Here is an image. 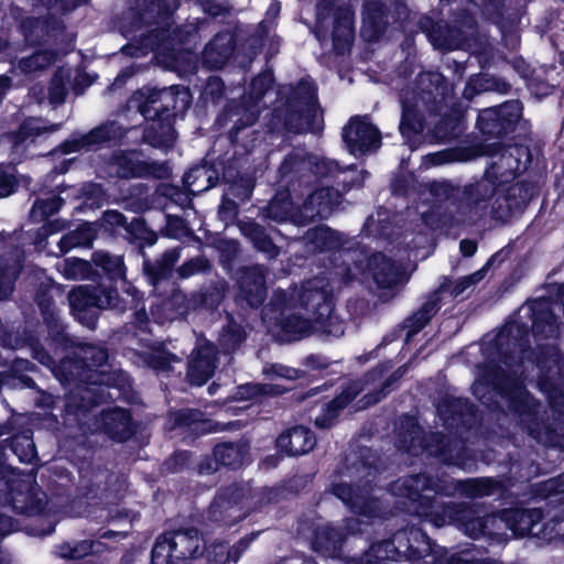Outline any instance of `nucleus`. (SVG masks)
Segmentation results:
<instances>
[{
    "label": "nucleus",
    "instance_id": "f257e3e1",
    "mask_svg": "<svg viewBox=\"0 0 564 564\" xmlns=\"http://www.w3.org/2000/svg\"><path fill=\"white\" fill-rule=\"evenodd\" d=\"M528 347V326L507 324L484 348L473 393L488 406L492 394L500 395L532 438L564 451V360L554 346L533 360Z\"/></svg>",
    "mask_w": 564,
    "mask_h": 564
},
{
    "label": "nucleus",
    "instance_id": "f03ea898",
    "mask_svg": "<svg viewBox=\"0 0 564 564\" xmlns=\"http://www.w3.org/2000/svg\"><path fill=\"white\" fill-rule=\"evenodd\" d=\"M120 30L129 39L121 48L124 55L140 57L154 52L158 64L170 70H177L192 59L189 51L197 28L186 24L171 31L164 0H135L123 13Z\"/></svg>",
    "mask_w": 564,
    "mask_h": 564
},
{
    "label": "nucleus",
    "instance_id": "7ed1b4c3",
    "mask_svg": "<svg viewBox=\"0 0 564 564\" xmlns=\"http://www.w3.org/2000/svg\"><path fill=\"white\" fill-rule=\"evenodd\" d=\"M334 288L328 278L318 275L302 285L273 292L270 303L262 311V318L292 339L319 333L339 337L343 322L333 314Z\"/></svg>",
    "mask_w": 564,
    "mask_h": 564
},
{
    "label": "nucleus",
    "instance_id": "20e7f679",
    "mask_svg": "<svg viewBox=\"0 0 564 564\" xmlns=\"http://www.w3.org/2000/svg\"><path fill=\"white\" fill-rule=\"evenodd\" d=\"M95 267L101 269L108 281L78 285L67 294L72 313L89 329L97 327L100 312L112 311L123 314L138 299V289L127 280L123 257L97 250L91 256Z\"/></svg>",
    "mask_w": 564,
    "mask_h": 564
},
{
    "label": "nucleus",
    "instance_id": "39448f33",
    "mask_svg": "<svg viewBox=\"0 0 564 564\" xmlns=\"http://www.w3.org/2000/svg\"><path fill=\"white\" fill-rule=\"evenodd\" d=\"M502 488V482L491 477L455 480L434 478L426 473L405 476L390 485L393 496L406 499V512L429 517L433 523L435 495L453 497L458 494L468 499H479L498 494Z\"/></svg>",
    "mask_w": 564,
    "mask_h": 564
},
{
    "label": "nucleus",
    "instance_id": "423d86ee",
    "mask_svg": "<svg viewBox=\"0 0 564 564\" xmlns=\"http://www.w3.org/2000/svg\"><path fill=\"white\" fill-rule=\"evenodd\" d=\"M278 96L273 119L286 131L303 133L319 129L322 112L313 82L301 79L295 86H281Z\"/></svg>",
    "mask_w": 564,
    "mask_h": 564
},
{
    "label": "nucleus",
    "instance_id": "0eeeda50",
    "mask_svg": "<svg viewBox=\"0 0 564 564\" xmlns=\"http://www.w3.org/2000/svg\"><path fill=\"white\" fill-rule=\"evenodd\" d=\"M395 444L399 451L413 456L426 453L441 463L462 468L470 460L462 440L446 437L440 432L423 434L422 427L411 416L401 419Z\"/></svg>",
    "mask_w": 564,
    "mask_h": 564
},
{
    "label": "nucleus",
    "instance_id": "6e6552de",
    "mask_svg": "<svg viewBox=\"0 0 564 564\" xmlns=\"http://www.w3.org/2000/svg\"><path fill=\"white\" fill-rule=\"evenodd\" d=\"M446 523L457 524L470 538L487 536L498 543L507 540V509L499 513L477 517L476 509L466 502L447 503L442 507V514H436L434 524L442 527Z\"/></svg>",
    "mask_w": 564,
    "mask_h": 564
},
{
    "label": "nucleus",
    "instance_id": "1a4fd4ad",
    "mask_svg": "<svg viewBox=\"0 0 564 564\" xmlns=\"http://www.w3.org/2000/svg\"><path fill=\"white\" fill-rule=\"evenodd\" d=\"M74 355L72 358L62 361L58 368V375L69 376L68 380H80L93 383L118 384L127 382L123 372L107 373L97 370L106 365L109 358L107 348L88 343L75 340Z\"/></svg>",
    "mask_w": 564,
    "mask_h": 564
},
{
    "label": "nucleus",
    "instance_id": "9d476101",
    "mask_svg": "<svg viewBox=\"0 0 564 564\" xmlns=\"http://www.w3.org/2000/svg\"><path fill=\"white\" fill-rule=\"evenodd\" d=\"M205 552L204 539L196 528L167 531L158 536L152 564H192Z\"/></svg>",
    "mask_w": 564,
    "mask_h": 564
},
{
    "label": "nucleus",
    "instance_id": "9b49d317",
    "mask_svg": "<svg viewBox=\"0 0 564 564\" xmlns=\"http://www.w3.org/2000/svg\"><path fill=\"white\" fill-rule=\"evenodd\" d=\"M503 189L505 186L486 172L480 178L466 184L458 196L457 203H453L458 214L456 220L458 223L474 221L487 214L494 218V206L500 194H503Z\"/></svg>",
    "mask_w": 564,
    "mask_h": 564
},
{
    "label": "nucleus",
    "instance_id": "f8f14e48",
    "mask_svg": "<svg viewBox=\"0 0 564 564\" xmlns=\"http://www.w3.org/2000/svg\"><path fill=\"white\" fill-rule=\"evenodd\" d=\"M497 257L498 254H494L480 270L473 274L459 278L454 282L449 278L444 276L440 286L429 295L424 304L413 313L412 316L405 319V327L409 328L406 340L412 335L419 333L440 311L442 294L449 293L453 297L462 295L467 289L474 286L484 279L486 272L494 264Z\"/></svg>",
    "mask_w": 564,
    "mask_h": 564
},
{
    "label": "nucleus",
    "instance_id": "ddd939ff",
    "mask_svg": "<svg viewBox=\"0 0 564 564\" xmlns=\"http://www.w3.org/2000/svg\"><path fill=\"white\" fill-rule=\"evenodd\" d=\"M273 75L271 72H263L252 79L249 90V99L251 106L242 105L238 101H231L226 106L221 115L218 117L217 122L224 127L231 123L229 137L232 142L238 139L239 132L252 126L260 113L261 106L259 105L269 90L272 88Z\"/></svg>",
    "mask_w": 564,
    "mask_h": 564
},
{
    "label": "nucleus",
    "instance_id": "4468645a",
    "mask_svg": "<svg viewBox=\"0 0 564 564\" xmlns=\"http://www.w3.org/2000/svg\"><path fill=\"white\" fill-rule=\"evenodd\" d=\"M420 28L433 46L441 50L469 47L477 34L476 21L466 10L456 13L454 19L445 24L422 18Z\"/></svg>",
    "mask_w": 564,
    "mask_h": 564
},
{
    "label": "nucleus",
    "instance_id": "2eb2a0df",
    "mask_svg": "<svg viewBox=\"0 0 564 564\" xmlns=\"http://www.w3.org/2000/svg\"><path fill=\"white\" fill-rule=\"evenodd\" d=\"M507 522L518 538L535 536L551 541L564 535V518L560 517V509L547 521H543V512L539 508L507 509Z\"/></svg>",
    "mask_w": 564,
    "mask_h": 564
},
{
    "label": "nucleus",
    "instance_id": "dca6fc26",
    "mask_svg": "<svg viewBox=\"0 0 564 564\" xmlns=\"http://www.w3.org/2000/svg\"><path fill=\"white\" fill-rule=\"evenodd\" d=\"M252 486L249 482H234L221 489L209 507L213 521L232 523L242 519L247 512L257 509L263 499L253 500Z\"/></svg>",
    "mask_w": 564,
    "mask_h": 564
},
{
    "label": "nucleus",
    "instance_id": "f3484780",
    "mask_svg": "<svg viewBox=\"0 0 564 564\" xmlns=\"http://www.w3.org/2000/svg\"><path fill=\"white\" fill-rule=\"evenodd\" d=\"M7 495L4 497L12 508L22 514H37L47 503L46 494L36 485L30 474L10 470L6 480Z\"/></svg>",
    "mask_w": 564,
    "mask_h": 564
},
{
    "label": "nucleus",
    "instance_id": "a211bd4d",
    "mask_svg": "<svg viewBox=\"0 0 564 564\" xmlns=\"http://www.w3.org/2000/svg\"><path fill=\"white\" fill-rule=\"evenodd\" d=\"M359 474V482L356 488L348 484H337L333 487L334 495L339 498L354 512L372 517L378 512L377 501L371 497V482L376 479L378 469L362 463L355 466Z\"/></svg>",
    "mask_w": 564,
    "mask_h": 564
},
{
    "label": "nucleus",
    "instance_id": "6ab92c4d",
    "mask_svg": "<svg viewBox=\"0 0 564 564\" xmlns=\"http://www.w3.org/2000/svg\"><path fill=\"white\" fill-rule=\"evenodd\" d=\"M390 368L389 365H380L366 373L362 380L348 383L336 398L325 404L323 412L314 420L315 425L323 430L333 427L340 412L365 390L366 386L381 380Z\"/></svg>",
    "mask_w": 564,
    "mask_h": 564
},
{
    "label": "nucleus",
    "instance_id": "aec40b11",
    "mask_svg": "<svg viewBox=\"0 0 564 564\" xmlns=\"http://www.w3.org/2000/svg\"><path fill=\"white\" fill-rule=\"evenodd\" d=\"M390 368L389 365H380L366 373L362 380L348 383L336 398L325 404L323 412L314 420L315 425L323 430L333 427L340 412L365 390L366 386L381 380Z\"/></svg>",
    "mask_w": 564,
    "mask_h": 564
},
{
    "label": "nucleus",
    "instance_id": "412c9836",
    "mask_svg": "<svg viewBox=\"0 0 564 564\" xmlns=\"http://www.w3.org/2000/svg\"><path fill=\"white\" fill-rule=\"evenodd\" d=\"M19 30L30 46L58 45L65 41V24L53 13L40 17L15 14Z\"/></svg>",
    "mask_w": 564,
    "mask_h": 564
},
{
    "label": "nucleus",
    "instance_id": "4be33fe9",
    "mask_svg": "<svg viewBox=\"0 0 564 564\" xmlns=\"http://www.w3.org/2000/svg\"><path fill=\"white\" fill-rule=\"evenodd\" d=\"M306 246L313 251H332L338 250L339 258L343 260L344 268L337 271V274H344L345 269L355 263L358 270L362 269L361 252L350 249H341L347 242L348 238L345 234L332 229L328 226L319 225L308 229L302 238Z\"/></svg>",
    "mask_w": 564,
    "mask_h": 564
},
{
    "label": "nucleus",
    "instance_id": "5701e85b",
    "mask_svg": "<svg viewBox=\"0 0 564 564\" xmlns=\"http://www.w3.org/2000/svg\"><path fill=\"white\" fill-rule=\"evenodd\" d=\"M34 302L40 311L50 346L62 350L75 346V339L67 333L66 325L50 291L40 286L35 293Z\"/></svg>",
    "mask_w": 564,
    "mask_h": 564
},
{
    "label": "nucleus",
    "instance_id": "b1692460",
    "mask_svg": "<svg viewBox=\"0 0 564 564\" xmlns=\"http://www.w3.org/2000/svg\"><path fill=\"white\" fill-rule=\"evenodd\" d=\"M530 162L531 152L528 147L509 144L492 155V161L485 172L505 186L513 181L518 173L525 171Z\"/></svg>",
    "mask_w": 564,
    "mask_h": 564
},
{
    "label": "nucleus",
    "instance_id": "393cba45",
    "mask_svg": "<svg viewBox=\"0 0 564 564\" xmlns=\"http://www.w3.org/2000/svg\"><path fill=\"white\" fill-rule=\"evenodd\" d=\"M522 115L519 100H510L498 107L481 110L478 115L477 127L488 138H500L518 123Z\"/></svg>",
    "mask_w": 564,
    "mask_h": 564
},
{
    "label": "nucleus",
    "instance_id": "a878e982",
    "mask_svg": "<svg viewBox=\"0 0 564 564\" xmlns=\"http://www.w3.org/2000/svg\"><path fill=\"white\" fill-rule=\"evenodd\" d=\"M126 133L127 130L121 124L109 120L95 127L87 133L73 134L59 145V150L64 154L94 151L106 143L121 140Z\"/></svg>",
    "mask_w": 564,
    "mask_h": 564
},
{
    "label": "nucleus",
    "instance_id": "bb28decb",
    "mask_svg": "<svg viewBox=\"0 0 564 564\" xmlns=\"http://www.w3.org/2000/svg\"><path fill=\"white\" fill-rule=\"evenodd\" d=\"M343 140L350 154L365 155L381 147V132L367 116H356L343 129Z\"/></svg>",
    "mask_w": 564,
    "mask_h": 564
},
{
    "label": "nucleus",
    "instance_id": "cd10ccee",
    "mask_svg": "<svg viewBox=\"0 0 564 564\" xmlns=\"http://www.w3.org/2000/svg\"><path fill=\"white\" fill-rule=\"evenodd\" d=\"M108 167L109 174L119 178H164L169 175L165 163L139 160L124 151L113 152L108 161Z\"/></svg>",
    "mask_w": 564,
    "mask_h": 564
},
{
    "label": "nucleus",
    "instance_id": "c85d7f7f",
    "mask_svg": "<svg viewBox=\"0 0 564 564\" xmlns=\"http://www.w3.org/2000/svg\"><path fill=\"white\" fill-rule=\"evenodd\" d=\"M415 96L429 112H440L447 106L452 88L446 84L444 76L438 72H422L416 77V90L408 91Z\"/></svg>",
    "mask_w": 564,
    "mask_h": 564
},
{
    "label": "nucleus",
    "instance_id": "c756f323",
    "mask_svg": "<svg viewBox=\"0 0 564 564\" xmlns=\"http://www.w3.org/2000/svg\"><path fill=\"white\" fill-rule=\"evenodd\" d=\"M362 263L367 261V267L371 272L372 279L379 289H393L402 282V272L400 268L387 256L381 252L366 257L362 252ZM364 267V264H361ZM356 268L355 263H350L345 269L343 279L350 282L356 278L357 272H361Z\"/></svg>",
    "mask_w": 564,
    "mask_h": 564
},
{
    "label": "nucleus",
    "instance_id": "7c9ffc66",
    "mask_svg": "<svg viewBox=\"0 0 564 564\" xmlns=\"http://www.w3.org/2000/svg\"><path fill=\"white\" fill-rule=\"evenodd\" d=\"M343 195L334 187H321L312 192L300 206L295 221L297 227H304L316 219L329 217L341 204Z\"/></svg>",
    "mask_w": 564,
    "mask_h": 564
},
{
    "label": "nucleus",
    "instance_id": "2f4dec72",
    "mask_svg": "<svg viewBox=\"0 0 564 564\" xmlns=\"http://www.w3.org/2000/svg\"><path fill=\"white\" fill-rule=\"evenodd\" d=\"M308 159L310 152L304 149H293L278 170L281 186L293 191L294 194L300 193L302 187L308 186L311 184Z\"/></svg>",
    "mask_w": 564,
    "mask_h": 564
},
{
    "label": "nucleus",
    "instance_id": "473e14b6",
    "mask_svg": "<svg viewBox=\"0 0 564 564\" xmlns=\"http://www.w3.org/2000/svg\"><path fill=\"white\" fill-rule=\"evenodd\" d=\"M553 302L547 299H538L528 302L519 311V317L522 314L532 321V333L534 336L543 338L556 337L560 325L553 310Z\"/></svg>",
    "mask_w": 564,
    "mask_h": 564
},
{
    "label": "nucleus",
    "instance_id": "72a5a7b5",
    "mask_svg": "<svg viewBox=\"0 0 564 564\" xmlns=\"http://www.w3.org/2000/svg\"><path fill=\"white\" fill-rule=\"evenodd\" d=\"M535 195V187L531 183L518 182L505 185L494 206V219L507 221L514 212L522 210Z\"/></svg>",
    "mask_w": 564,
    "mask_h": 564
},
{
    "label": "nucleus",
    "instance_id": "f704fd0d",
    "mask_svg": "<svg viewBox=\"0 0 564 564\" xmlns=\"http://www.w3.org/2000/svg\"><path fill=\"white\" fill-rule=\"evenodd\" d=\"M83 480L87 498L117 497L124 489V480L105 467H94L87 470Z\"/></svg>",
    "mask_w": 564,
    "mask_h": 564
},
{
    "label": "nucleus",
    "instance_id": "c9c22d12",
    "mask_svg": "<svg viewBox=\"0 0 564 564\" xmlns=\"http://www.w3.org/2000/svg\"><path fill=\"white\" fill-rule=\"evenodd\" d=\"M437 412L448 429H470L478 422V415L466 399L444 397L437 404Z\"/></svg>",
    "mask_w": 564,
    "mask_h": 564
},
{
    "label": "nucleus",
    "instance_id": "e433bc0d",
    "mask_svg": "<svg viewBox=\"0 0 564 564\" xmlns=\"http://www.w3.org/2000/svg\"><path fill=\"white\" fill-rule=\"evenodd\" d=\"M61 381H64L66 384H73L67 395V408L73 409L75 411H88L90 408L96 405L101 398V386H107V383H93L80 380H68L69 376L61 375ZM126 382H119L115 384L116 387H123ZM113 384H108V387H112Z\"/></svg>",
    "mask_w": 564,
    "mask_h": 564
},
{
    "label": "nucleus",
    "instance_id": "4c0bfd02",
    "mask_svg": "<svg viewBox=\"0 0 564 564\" xmlns=\"http://www.w3.org/2000/svg\"><path fill=\"white\" fill-rule=\"evenodd\" d=\"M239 296L251 307H259L267 297L265 270L261 265L243 268L239 278Z\"/></svg>",
    "mask_w": 564,
    "mask_h": 564
},
{
    "label": "nucleus",
    "instance_id": "58836bf2",
    "mask_svg": "<svg viewBox=\"0 0 564 564\" xmlns=\"http://www.w3.org/2000/svg\"><path fill=\"white\" fill-rule=\"evenodd\" d=\"M398 553L409 560H417L431 554L432 546L429 536L422 529L410 527L393 534Z\"/></svg>",
    "mask_w": 564,
    "mask_h": 564
},
{
    "label": "nucleus",
    "instance_id": "ea45409f",
    "mask_svg": "<svg viewBox=\"0 0 564 564\" xmlns=\"http://www.w3.org/2000/svg\"><path fill=\"white\" fill-rule=\"evenodd\" d=\"M400 101L402 115L399 130L401 134L411 142L413 137L420 135L425 129L423 111H426V108L416 100L414 95L410 96L408 90L401 93Z\"/></svg>",
    "mask_w": 564,
    "mask_h": 564
},
{
    "label": "nucleus",
    "instance_id": "a19ab883",
    "mask_svg": "<svg viewBox=\"0 0 564 564\" xmlns=\"http://www.w3.org/2000/svg\"><path fill=\"white\" fill-rule=\"evenodd\" d=\"M216 354L213 344L202 345L192 352L187 366V378L192 384L202 386L214 375Z\"/></svg>",
    "mask_w": 564,
    "mask_h": 564
},
{
    "label": "nucleus",
    "instance_id": "79ce46f5",
    "mask_svg": "<svg viewBox=\"0 0 564 564\" xmlns=\"http://www.w3.org/2000/svg\"><path fill=\"white\" fill-rule=\"evenodd\" d=\"M37 371L36 365L31 362L29 359L24 358H15L8 371L0 372V386L17 388L18 386L36 390L42 393L45 405L50 406L53 403L52 395L46 394L44 391L40 390L35 383V381L25 375V372H35Z\"/></svg>",
    "mask_w": 564,
    "mask_h": 564
},
{
    "label": "nucleus",
    "instance_id": "37998d69",
    "mask_svg": "<svg viewBox=\"0 0 564 564\" xmlns=\"http://www.w3.org/2000/svg\"><path fill=\"white\" fill-rule=\"evenodd\" d=\"M181 251L180 247L167 249L154 260L150 259L145 252H142L143 273L153 286L172 276L176 269L174 267L181 258Z\"/></svg>",
    "mask_w": 564,
    "mask_h": 564
},
{
    "label": "nucleus",
    "instance_id": "c03bdc74",
    "mask_svg": "<svg viewBox=\"0 0 564 564\" xmlns=\"http://www.w3.org/2000/svg\"><path fill=\"white\" fill-rule=\"evenodd\" d=\"M292 193L293 191L289 188H285L283 192H278L265 206L260 208L259 215L264 220L278 224L289 221L297 226L295 218L300 214V206H294L291 197Z\"/></svg>",
    "mask_w": 564,
    "mask_h": 564
},
{
    "label": "nucleus",
    "instance_id": "a18cd8bd",
    "mask_svg": "<svg viewBox=\"0 0 564 564\" xmlns=\"http://www.w3.org/2000/svg\"><path fill=\"white\" fill-rule=\"evenodd\" d=\"M240 234L246 237L253 248L262 252L269 260L278 258L281 248L274 243L267 229L253 219H241L237 221Z\"/></svg>",
    "mask_w": 564,
    "mask_h": 564
},
{
    "label": "nucleus",
    "instance_id": "49530a36",
    "mask_svg": "<svg viewBox=\"0 0 564 564\" xmlns=\"http://www.w3.org/2000/svg\"><path fill=\"white\" fill-rule=\"evenodd\" d=\"M24 262V252L14 247L6 252L0 262V301H7L13 293L14 282L20 275Z\"/></svg>",
    "mask_w": 564,
    "mask_h": 564
},
{
    "label": "nucleus",
    "instance_id": "de8ad7c7",
    "mask_svg": "<svg viewBox=\"0 0 564 564\" xmlns=\"http://www.w3.org/2000/svg\"><path fill=\"white\" fill-rule=\"evenodd\" d=\"M129 354L134 364L160 371H169L172 364L181 361L180 357L169 352L162 345H151L143 349L132 348Z\"/></svg>",
    "mask_w": 564,
    "mask_h": 564
},
{
    "label": "nucleus",
    "instance_id": "09e8293b",
    "mask_svg": "<svg viewBox=\"0 0 564 564\" xmlns=\"http://www.w3.org/2000/svg\"><path fill=\"white\" fill-rule=\"evenodd\" d=\"M316 445V437L304 426H294L282 433L276 440V446L290 456L304 455Z\"/></svg>",
    "mask_w": 564,
    "mask_h": 564
},
{
    "label": "nucleus",
    "instance_id": "8fccbe9b",
    "mask_svg": "<svg viewBox=\"0 0 564 564\" xmlns=\"http://www.w3.org/2000/svg\"><path fill=\"white\" fill-rule=\"evenodd\" d=\"M1 344L3 347L10 349H21L23 347H28L34 360L50 369L55 368L54 358L42 344L40 338L32 332L24 330L21 335L15 336L14 338H12L11 335L3 336L1 337Z\"/></svg>",
    "mask_w": 564,
    "mask_h": 564
},
{
    "label": "nucleus",
    "instance_id": "3c124183",
    "mask_svg": "<svg viewBox=\"0 0 564 564\" xmlns=\"http://www.w3.org/2000/svg\"><path fill=\"white\" fill-rule=\"evenodd\" d=\"M354 14L348 6H339L335 11L332 40L334 50L344 55L350 51L354 41Z\"/></svg>",
    "mask_w": 564,
    "mask_h": 564
},
{
    "label": "nucleus",
    "instance_id": "603ef678",
    "mask_svg": "<svg viewBox=\"0 0 564 564\" xmlns=\"http://www.w3.org/2000/svg\"><path fill=\"white\" fill-rule=\"evenodd\" d=\"M100 424L107 435L120 442L133 434L130 413L124 409L104 410L100 414Z\"/></svg>",
    "mask_w": 564,
    "mask_h": 564
},
{
    "label": "nucleus",
    "instance_id": "864d4df0",
    "mask_svg": "<svg viewBox=\"0 0 564 564\" xmlns=\"http://www.w3.org/2000/svg\"><path fill=\"white\" fill-rule=\"evenodd\" d=\"M235 51V39L230 32H221L205 46L204 64L210 68H221Z\"/></svg>",
    "mask_w": 564,
    "mask_h": 564
},
{
    "label": "nucleus",
    "instance_id": "5fc2aeb1",
    "mask_svg": "<svg viewBox=\"0 0 564 564\" xmlns=\"http://www.w3.org/2000/svg\"><path fill=\"white\" fill-rule=\"evenodd\" d=\"M59 128L61 123L46 124L41 118H28L17 131L4 134L2 140L10 143L18 151L28 140L33 141L35 137L45 132L57 131Z\"/></svg>",
    "mask_w": 564,
    "mask_h": 564
},
{
    "label": "nucleus",
    "instance_id": "6e6d98bb",
    "mask_svg": "<svg viewBox=\"0 0 564 564\" xmlns=\"http://www.w3.org/2000/svg\"><path fill=\"white\" fill-rule=\"evenodd\" d=\"M389 24L387 8L380 1H368L364 11L362 36L375 41L386 31Z\"/></svg>",
    "mask_w": 564,
    "mask_h": 564
},
{
    "label": "nucleus",
    "instance_id": "4d7b16f0",
    "mask_svg": "<svg viewBox=\"0 0 564 564\" xmlns=\"http://www.w3.org/2000/svg\"><path fill=\"white\" fill-rule=\"evenodd\" d=\"M160 89L142 88L135 91L129 100L130 107L137 110L144 119H165L164 104L159 101Z\"/></svg>",
    "mask_w": 564,
    "mask_h": 564
},
{
    "label": "nucleus",
    "instance_id": "13d9d810",
    "mask_svg": "<svg viewBox=\"0 0 564 564\" xmlns=\"http://www.w3.org/2000/svg\"><path fill=\"white\" fill-rule=\"evenodd\" d=\"M159 101L164 104L165 118L171 120L187 110L192 102V95L188 88L173 85L160 89Z\"/></svg>",
    "mask_w": 564,
    "mask_h": 564
},
{
    "label": "nucleus",
    "instance_id": "bf43d9fd",
    "mask_svg": "<svg viewBox=\"0 0 564 564\" xmlns=\"http://www.w3.org/2000/svg\"><path fill=\"white\" fill-rule=\"evenodd\" d=\"M343 542V532L339 529L327 524L316 529L312 546L315 552L325 556L336 557L340 556Z\"/></svg>",
    "mask_w": 564,
    "mask_h": 564
},
{
    "label": "nucleus",
    "instance_id": "052dcab7",
    "mask_svg": "<svg viewBox=\"0 0 564 564\" xmlns=\"http://www.w3.org/2000/svg\"><path fill=\"white\" fill-rule=\"evenodd\" d=\"M169 423L172 430L186 427L195 433H206L214 430L212 422L205 419L202 411L196 409H181L171 412Z\"/></svg>",
    "mask_w": 564,
    "mask_h": 564
},
{
    "label": "nucleus",
    "instance_id": "680f3d73",
    "mask_svg": "<svg viewBox=\"0 0 564 564\" xmlns=\"http://www.w3.org/2000/svg\"><path fill=\"white\" fill-rule=\"evenodd\" d=\"M249 452V445L245 441L224 442L217 444L213 455L220 466L239 468L243 465Z\"/></svg>",
    "mask_w": 564,
    "mask_h": 564
},
{
    "label": "nucleus",
    "instance_id": "e2e57ef3",
    "mask_svg": "<svg viewBox=\"0 0 564 564\" xmlns=\"http://www.w3.org/2000/svg\"><path fill=\"white\" fill-rule=\"evenodd\" d=\"M149 123L143 131V141L153 148L169 149L175 140V131L172 120L149 119Z\"/></svg>",
    "mask_w": 564,
    "mask_h": 564
},
{
    "label": "nucleus",
    "instance_id": "0e129e2a",
    "mask_svg": "<svg viewBox=\"0 0 564 564\" xmlns=\"http://www.w3.org/2000/svg\"><path fill=\"white\" fill-rule=\"evenodd\" d=\"M218 171L209 164H202L192 167L184 176V184L187 191L195 195L215 186L218 182Z\"/></svg>",
    "mask_w": 564,
    "mask_h": 564
},
{
    "label": "nucleus",
    "instance_id": "69168bd1",
    "mask_svg": "<svg viewBox=\"0 0 564 564\" xmlns=\"http://www.w3.org/2000/svg\"><path fill=\"white\" fill-rule=\"evenodd\" d=\"M10 447L13 454L22 463H32L36 458V449L30 430L14 434L10 440L0 443V459L4 456L3 451Z\"/></svg>",
    "mask_w": 564,
    "mask_h": 564
},
{
    "label": "nucleus",
    "instance_id": "338daca9",
    "mask_svg": "<svg viewBox=\"0 0 564 564\" xmlns=\"http://www.w3.org/2000/svg\"><path fill=\"white\" fill-rule=\"evenodd\" d=\"M399 558L400 555L392 538L373 543L356 564H394Z\"/></svg>",
    "mask_w": 564,
    "mask_h": 564
},
{
    "label": "nucleus",
    "instance_id": "774afa93",
    "mask_svg": "<svg viewBox=\"0 0 564 564\" xmlns=\"http://www.w3.org/2000/svg\"><path fill=\"white\" fill-rule=\"evenodd\" d=\"M409 364H404L394 370L392 373L387 377L383 382L380 384L379 389H376L372 392L364 395L362 399L358 401V410L366 409L370 405L378 403L380 400L386 398L390 392L395 390L399 386V381L401 378L408 372Z\"/></svg>",
    "mask_w": 564,
    "mask_h": 564
}]
</instances>
